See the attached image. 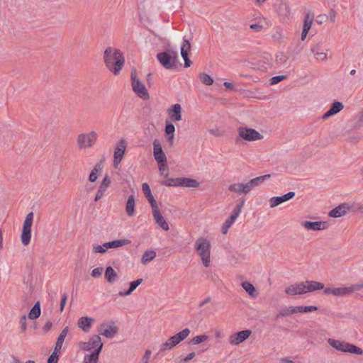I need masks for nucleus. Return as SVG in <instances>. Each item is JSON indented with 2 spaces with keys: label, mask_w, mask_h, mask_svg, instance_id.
<instances>
[{
  "label": "nucleus",
  "mask_w": 363,
  "mask_h": 363,
  "mask_svg": "<svg viewBox=\"0 0 363 363\" xmlns=\"http://www.w3.org/2000/svg\"><path fill=\"white\" fill-rule=\"evenodd\" d=\"M104 61L107 69L117 76L125 64V57L119 50L108 47L104 52Z\"/></svg>",
  "instance_id": "obj_1"
},
{
  "label": "nucleus",
  "mask_w": 363,
  "mask_h": 363,
  "mask_svg": "<svg viewBox=\"0 0 363 363\" xmlns=\"http://www.w3.org/2000/svg\"><path fill=\"white\" fill-rule=\"evenodd\" d=\"M271 177L270 174H265L263 176L257 177L254 179H252L247 183H240V182H236L230 184L228 189L230 192H233L235 194H238L239 195L242 194H249L251 190L258 186L260 183H262L264 179L269 178Z\"/></svg>",
  "instance_id": "obj_2"
},
{
  "label": "nucleus",
  "mask_w": 363,
  "mask_h": 363,
  "mask_svg": "<svg viewBox=\"0 0 363 363\" xmlns=\"http://www.w3.org/2000/svg\"><path fill=\"white\" fill-rule=\"evenodd\" d=\"M211 242L206 238L200 237L194 242V250L206 267L211 264Z\"/></svg>",
  "instance_id": "obj_3"
},
{
  "label": "nucleus",
  "mask_w": 363,
  "mask_h": 363,
  "mask_svg": "<svg viewBox=\"0 0 363 363\" xmlns=\"http://www.w3.org/2000/svg\"><path fill=\"white\" fill-rule=\"evenodd\" d=\"M363 289V282L357 283L350 286L326 287L324 289L325 295H333L336 297L347 296L357 291Z\"/></svg>",
  "instance_id": "obj_4"
},
{
  "label": "nucleus",
  "mask_w": 363,
  "mask_h": 363,
  "mask_svg": "<svg viewBox=\"0 0 363 363\" xmlns=\"http://www.w3.org/2000/svg\"><path fill=\"white\" fill-rule=\"evenodd\" d=\"M328 342L332 347L342 352H348L355 354H363V350L360 347L345 341L329 338Z\"/></svg>",
  "instance_id": "obj_5"
},
{
  "label": "nucleus",
  "mask_w": 363,
  "mask_h": 363,
  "mask_svg": "<svg viewBox=\"0 0 363 363\" xmlns=\"http://www.w3.org/2000/svg\"><path fill=\"white\" fill-rule=\"evenodd\" d=\"M161 184L166 186H182L187 188H198L200 183L194 179L189 177L169 178L161 182Z\"/></svg>",
  "instance_id": "obj_6"
},
{
  "label": "nucleus",
  "mask_w": 363,
  "mask_h": 363,
  "mask_svg": "<svg viewBox=\"0 0 363 363\" xmlns=\"http://www.w3.org/2000/svg\"><path fill=\"white\" fill-rule=\"evenodd\" d=\"M131 85L134 93L143 100H148L150 95L145 85L140 81L135 69L131 71Z\"/></svg>",
  "instance_id": "obj_7"
},
{
  "label": "nucleus",
  "mask_w": 363,
  "mask_h": 363,
  "mask_svg": "<svg viewBox=\"0 0 363 363\" xmlns=\"http://www.w3.org/2000/svg\"><path fill=\"white\" fill-rule=\"evenodd\" d=\"M190 334V330L185 328L179 332L176 335L170 337L167 341L161 344L160 351L164 352L167 350H170L176 345L179 344L182 340L186 338Z\"/></svg>",
  "instance_id": "obj_8"
},
{
  "label": "nucleus",
  "mask_w": 363,
  "mask_h": 363,
  "mask_svg": "<svg viewBox=\"0 0 363 363\" xmlns=\"http://www.w3.org/2000/svg\"><path fill=\"white\" fill-rule=\"evenodd\" d=\"M99 135L95 130L87 133H80L77 137V145L79 150H84L93 147L98 140Z\"/></svg>",
  "instance_id": "obj_9"
},
{
  "label": "nucleus",
  "mask_w": 363,
  "mask_h": 363,
  "mask_svg": "<svg viewBox=\"0 0 363 363\" xmlns=\"http://www.w3.org/2000/svg\"><path fill=\"white\" fill-rule=\"evenodd\" d=\"M33 212H29L23 221L21 240L24 246L28 245L31 239V227L33 221Z\"/></svg>",
  "instance_id": "obj_10"
},
{
  "label": "nucleus",
  "mask_w": 363,
  "mask_h": 363,
  "mask_svg": "<svg viewBox=\"0 0 363 363\" xmlns=\"http://www.w3.org/2000/svg\"><path fill=\"white\" fill-rule=\"evenodd\" d=\"M157 58L166 69H172L176 67L177 55L174 51L160 52L157 55Z\"/></svg>",
  "instance_id": "obj_11"
},
{
  "label": "nucleus",
  "mask_w": 363,
  "mask_h": 363,
  "mask_svg": "<svg viewBox=\"0 0 363 363\" xmlns=\"http://www.w3.org/2000/svg\"><path fill=\"white\" fill-rule=\"evenodd\" d=\"M238 133L240 138L247 142L259 140L263 138V135L255 129L245 126L239 127Z\"/></svg>",
  "instance_id": "obj_12"
},
{
  "label": "nucleus",
  "mask_w": 363,
  "mask_h": 363,
  "mask_svg": "<svg viewBox=\"0 0 363 363\" xmlns=\"http://www.w3.org/2000/svg\"><path fill=\"white\" fill-rule=\"evenodd\" d=\"M79 347L81 349L86 351H91L101 352L103 343L101 342V338L99 335H93L89 341L82 342L79 343Z\"/></svg>",
  "instance_id": "obj_13"
},
{
  "label": "nucleus",
  "mask_w": 363,
  "mask_h": 363,
  "mask_svg": "<svg viewBox=\"0 0 363 363\" xmlns=\"http://www.w3.org/2000/svg\"><path fill=\"white\" fill-rule=\"evenodd\" d=\"M126 147L127 143L124 138L120 139L116 143L113 152V166L115 168H118L121 162L125 152Z\"/></svg>",
  "instance_id": "obj_14"
},
{
  "label": "nucleus",
  "mask_w": 363,
  "mask_h": 363,
  "mask_svg": "<svg viewBox=\"0 0 363 363\" xmlns=\"http://www.w3.org/2000/svg\"><path fill=\"white\" fill-rule=\"evenodd\" d=\"M251 334L252 331L248 329L235 333L229 336V343L231 345H238L248 339Z\"/></svg>",
  "instance_id": "obj_15"
},
{
  "label": "nucleus",
  "mask_w": 363,
  "mask_h": 363,
  "mask_svg": "<svg viewBox=\"0 0 363 363\" xmlns=\"http://www.w3.org/2000/svg\"><path fill=\"white\" fill-rule=\"evenodd\" d=\"M353 206L350 205L347 203H343L340 204L338 206L332 209L329 213L328 216L332 218H339L345 216L347 212L353 211Z\"/></svg>",
  "instance_id": "obj_16"
},
{
  "label": "nucleus",
  "mask_w": 363,
  "mask_h": 363,
  "mask_svg": "<svg viewBox=\"0 0 363 363\" xmlns=\"http://www.w3.org/2000/svg\"><path fill=\"white\" fill-rule=\"evenodd\" d=\"M99 335L112 338L118 333V328L113 323H103L99 328Z\"/></svg>",
  "instance_id": "obj_17"
},
{
  "label": "nucleus",
  "mask_w": 363,
  "mask_h": 363,
  "mask_svg": "<svg viewBox=\"0 0 363 363\" xmlns=\"http://www.w3.org/2000/svg\"><path fill=\"white\" fill-rule=\"evenodd\" d=\"M303 281L290 284L285 288V293L289 296L301 295L306 294Z\"/></svg>",
  "instance_id": "obj_18"
},
{
  "label": "nucleus",
  "mask_w": 363,
  "mask_h": 363,
  "mask_svg": "<svg viewBox=\"0 0 363 363\" xmlns=\"http://www.w3.org/2000/svg\"><path fill=\"white\" fill-rule=\"evenodd\" d=\"M182 111L181 104H174L167 109V113L172 121H180L182 119Z\"/></svg>",
  "instance_id": "obj_19"
},
{
  "label": "nucleus",
  "mask_w": 363,
  "mask_h": 363,
  "mask_svg": "<svg viewBox=\"0 0 363 363\" xmlns=\"http://www.w3.org/2000/svg\"><path fill=\"white\" fill-rule=\"evenodd\" d=\"M301 225L307 230L319 231L327 228L324 221H303Z\"/></svg>",
  "instance_id": "obj_20"
},
{
  "label": "nucleus",
  "mask_w": 363,
  "mask_h": 363,
  "mask_svg": "<svg viewBox=\"0 0 363 363\" xmlns=\"http://www.w3.org/2000/svg\"><path fill=\"white\" fill-rule=\"evenodd\" d=\"M153 155L157 163L167 162V157L162 150L161 144L157 140L153 142Z\"/></svg>",
  "instance_id": "obj_21"
},
{
  "label": "nucleus",
  "mask_w": 363,
  "mask_h": 363,
  "mask_svg": "<svg viewBox=\"0 0 363 363\" xmlns=\"http://www.w3.org/2000/svg\"><path fill=\"white\" fill-rule=\"evenodd\" d=\"M295 196V193L293 191H290L282 196H274L269 199V204L271 208H274L278 205L286 202L291 199H292Z\"/></svg>",
  "instance_id": "obj_22"
},
{
  "label": "nucleus",
  "mask_w": 363,
  "mask_h": 363,
  "mask_svg": "<svg viewBox=\"0 0 363 363\" xmlns=\"http://www.w3.org/2000/svg\"><path fill=\"white\" fill-rule=\"evenodd\" d=\"M191 50V44L188 40H184L181 48V55L184 60V67H189L191 62L188 57V53Z\"/></svg>",
  "instance_id": "obj_23"
},
{
  "label": "nucleus",
  "mask_w": 363,
  "mask_h": 363,
  "mask_svg": "<svg viewBox=\"0 0 363 363\" xmlns=\"http://www.w3.org/2000/svg\"><path fill=\"white\" fill-rule=\"evenodd\" d=\"M299 313V308L298 306H289L282 308L279 310V313L277 315V318H286L292 315L293 314Z\"/></svg>",
  "instance_id": "obj_24"
},
{
  "label": "nucleus",
  "mask_w": 363,
  "mask_h": 363,
  "mask_svg": "<svg viewBox=\"0 0 363 363\" xmlns=\"http://www.w3.org/2000/svg\"><path fill=\"white\" fill-rule=\"evenodd\" d=\"M152 214L156 223L160 225L164 230H169V225L162 216L160 208L152 211Z\"/></svg>",
  "instance_id": "obj_25"
},
{
  "label": "nucleus",
  "mask_w": 363,
  "mask_h": 363,
  "mask_svg": "<svg viewBox=\"0 0 363 363\" xmlns=\"http://www.w3.org/2000/svg\"><path fill=\"white\" fill-rule=\"evenodd\" d=\"M303 284L306 294L325 289L323 284L316 281H305Z\"/></svg>",
  "instance_id": "obj_26"
},
{
  "label": "nucleus",
  "mask_w": 363,
  "mask_h": 363,
  "mask_svg": "<svg viewBox=\"0 0 363 363\" xmlns=\"http://www.w3.org/2000/svg\"><path fill=\"white\" fill-rule=\"evenodd\" d=\"M94 322V319L88 316H84L78 320L77 325L79 328L82 329L83 331L87 333L91 324Z\"/></svg>",
  "instance_id": "obj_27"
},
{
  "label": "nucleus",
  "mask_w": 363,
  "mask_h": 363,
  "mask_svg": "<svg viewBox=\"0 0 363 363\" xmlns=\"http://www.w3.org/2000/svg\"><path fill=\"white\" fill-rule=\"evenodd\" d=\"M343 104L339 101H335L330 106V109L326 111L323 116V119H326L330 116L335 115L343 109Z\"/></svg>",
  "instance_id": "obj_28"
},
{
  "label": "nucleus",
  "mask_w": 363,
  "mask_h": 363,
  "mask_svg": "<svg viewBox=\"0 0 363 363\" xmlns=\"http://www.w3.org/2000/svg\"><path fill=\"white\" fill-rule=\"evenodd\" d=\"M102 169L103 164L101 162H99L97 164H96L89 175V180L91 182H95L98 179L99 176L102 171Z\"/></svg>",
  "instance_id": "obj_29"
},
{
  "label": "nucleus",
  "mask_w": 363,
  "mask_h": 363,
  "mask_svg": "<svg viewBox=\"0 0 363 363\" xmlns=\"http://www.w3.org/2000/svg\"><path fill=\"white\" fill-rule=\"evenodd\" d=\"M130 243V240L128 239H120V240H116L111 242H105L104 247H106V250L108 248H118L121 246L128 245Z\"/></svg>",
  "instance_id": "obj_30"
},
{
  "label": "nucleus",
  "mask_w": 363,
  "mask_h": 363,
  "mask_svg": "<svg viewBox=\"0 0 363 363\" xmlns=\"http://www.w3.org/2000/svg\"><path fill=\"white\" fill-rule=\"evenodd\" d=\"M174 125L172 123H168L167 122H166L164 132L167 136V140L171 145H172L174 143Z\"/></svg>",
  "instance_id": "obj_31"
},
{
  "label": "nucleus",
  "mask_w": 363,
  "mask_h": 363,
  "mask_svg": "<svg viewBox=\"0 0 363 363\" xmlns=\"http://www.w3.org/2000/svg\"><path fill=\"white\" fill-rule=\"evenodd\" d=\"M143 282V279H138L130 283V287L126 291H120L118 295L120 296H127L130 295L134 290Z\"/></svg>",
  "instance_id": "obj_32"
},
{
  "label": "nucleus",
  "mask_w": 363,
  "mask_h": 363,
  "mask_svg": "<svg viewBox=\"0 0 363 363\" xmlns=\"http://www.w3.org/2000/svg\"><path fill=\"white\" fill-rule=\"evenodd\" d=\"M104 277L108 283L112 284L116 280L118 274L112 267L108 266L106 269Z\"/></svg>",
  "instance_id": "obj_33"
},
{
  "label": "nucleus",
  "mask_w": 363,
  "mask_h": 363,
  "mask_svg": "<svg viewBox=\"0 0 363 363\" xmlns=\"http://www.w3.org/2000/svg\"><path fill=\"white\" fill-rule=\"evenodd\" d=\"M135 197L133 195H130L125 205V211L129 216H133L135 215Z\"/></svg>",
  "instance_id": "obj_34"
},
{
  "label": "nucleus",
  "mask_w": 363,
  "mask_h": 363,
  "mask_svg": "<svg viewBox=\"0 0 363 363\" xmlns=\"http://www.w3.org/2000/svg\"><path fill=\"white\" fill-rule=\"evenodd\" d=\"M67 333H68V327H65L60 333L59 337H57V342L55 344V350L56 352L60 351L62 344H63V342L65 340V338L67 335Z\"/></svg>",
  "instance_id": "obj_35"
},
{
  "label": "nucleus",
  "mask_w": 363,
  "mask_h": 363,
  "mask_svg": "<svg viewBox=\"0 0 363 363\" xmlns=\"http://www.w3.org/2000/svg\"><path fill=\"white\" fill-rule=\"evenodd\" d=\"M313 20L314 14L312 12L308 11L305 16L303 29L309 30L311 28Z\"/></svg>",
  "instance_id": "obj_36"
},
{
  "label": "nucleus",
  "mask_w": 363,
  "mask_h": 363,
  "mask_svg": "<svg viewBox=\"0 0 363 363\" xmlns=\"http://www.w3.org/2000/svg\"><path fill=\"white\" fill-rule=\"evenodd\" d=\"M311 52L314 54L315 58L318 60L325 61L327 60V53L324 51H318V45L313 47Z\"/></svg>",
  "instance_id": "obj_37"
},
{
  "label": "nucleus",
  "mask_w": 363,
  "mask_h": 363,
  "mask_svg": "<svg viewBox=\"0 0 363 363\" xmlns=\"http://www.w3.org/2000/svg\"><path fill=\"white\" fill-rule=\"evenodd\" d=\"M242 286L245 291L252 297H256L257 296V294L256 293V289L251 283L248 281H243L242 283Z\"/></svg>",
  "instance_id": "obj_38"
},
{
  "label": "nucleus",
  "mask_w": 363,
  "mask_h": 363,
  "mask_svg": "<svg viewBox=\"0 0 363 363\" xmlns=\"http://www.w3.org/2000/svg\"><path fill=\"white\" fill-rule=\"evenodd\" d=\"M40 315V302L38 301L33 307L31 308L28 313V318L30 319L34 320L38 318Z\"/></svg>",
  "instance_id": "obj_39"
},
{
  "label": "nucleus",
  "mask_w": 363,
  "mask_h": 363,
  "mask_svg": "<svg viewBox=\"0 0 363 363\" xmlns=\"http://www.w3.org/2000/svg\"><path fill=\"white\" fill-rule=\"evenodd\" d=\"M156 257V252L153 250L145 251L141 258V262L143 264H146Z\"/></svg>",
  "instance_id": "obj_40"
},
{
  "label": "nucleus",
  "mask_w": 363,
  "mask_h": 363,
  "mask_svg": "<svg viewBox=\"0 0 363 363\" xmlns=\"http://www.w3.org/2000/svg\"><path fill=\"white\" fill-rule=\"evenodd\" d=\"M99 354L100 352H92L86 354L84 358V363H97Z\"/></svg>",
  "instance_id": "obj_41"
},
{
  "label": "nucleus",
  "mask_w": 363,
  "mask_h": 363,
  "mask_svg": "<svg viewBox=\"0 0 363 363\" xmlns=\"http://www.w3.org/2000/svg\"><path fill=\"white\" fill-rule=\"evenodd\" d=\"M199 79L203 84L207 86H211L214 82L213 79L210 75L206 73H201L199 74Z\"/></svg>",
  "instance_id": "obj_42"
},
{
  "label": "nucleus",
  "mask_w": 363,
  "mask_h": 363,
  "mask_svg": "<svg viewBox=\"0 0 363 363\" xmlns=\"http://www.w3.org/2000/svg\"><path fill=\"white\" fill-rule=\"evenodd\" d=\"M159 164V172L164 177L167 178L169 176V169L167 162H162Z\"/></svg>",
  "instance_id": "obj_43"
},
{
  "label": "nucleus",
  "mask_w": 363,
  "mask_h": 363,
  "mask_svg": "<svg viewBox=\"0 0 363 363\" xmlns=\"http://www.w3.org/2000/svg\"><path fill=\"white\" fill-rule=\"evenodd\" d=\"M299 313H309L318 310V308L315 306H298Z\"/></svg>",
  "instance_id": "obj_44"
},
{
  "label": "nucleus",
  "mask_w": 363,
  "mask_h": 363,
  "mask_svg": "<svg viewBox=\"0 0 363 363\" xmlns=\"http://www.w3.org/2000/svg\"><path fill=\"white\" fill-rule=\"evenodd\" d=\"M208 339V336L206 335H197L192 338L191 342L194 345H199Z\"/></svg>",
  "instance_id": "obj_45"
},
{
  "label": "nucleus",
  "mask_w": 363,
  "mask_h": 363,
  "mask_svg": "<svg viewBox=\"0 0 363 363\" xmlns=\"http://www.w3.org/2000/svg\"><path fill=\"white\" fill-rule=\"evenodd\" d=\"M145 197L148 200L152 211L159 208V207L157 206V201H155V199L153 195L152 194V193L150 194L146 195Z\"/></svg>",
  "instance_id": "obj_46"
},
{
  "label": "nucleus",
  "mask_w": 363,
  "mask_h": 363,
  "mask_svg": "<svg viewBox=\"0 0 363 363\" xmlns=\"http://www.w3.org/2000/svg\"><path fill=\"white\" fill-rule=\"evenodd\" d=\"M106 190H107V189L99 185V189L96 191L95 198H94V201H98L99 200H100L104 195Z\"/></svg>",
  "instance_id": "obj_47"
},
{
  "label": "nucleus",
  "mask_w": 363,
  "mask_h": 363,
  "mask_svg": "<svg viewBox=\"0 0 363 363\" xmlns=\"http://www.w3.org/2000/svg\"><path fill=\"white\" fill-rule=\"evenodd\" d=\"M103 271H104V269L103 267H96V268H94L91 272V275L92 277L94 278H99L101 277L102 275V273H103Z\"/></svg>",
  "instance_id": "obj_48"
},
{
  "label": "nucleus",
  "mask_w": 363,
  "mask_h": 363,
  "mask_svg": "<svg viewBox=\"0 0 363 363\" xmlns=\"http://www.w3.org/2000/svg\"><path fill=\"white\" fill-rule=\"evenodd\" d=\"M238 216L239 215L237 213V212H234L233 211L231 216L225 221V223L231 227Z\"/></svg>",
  "instance_id": "obj_49"
},
{
  "label": "nucleus",
  "mask_w": 363,
  "mask_h": 363,
  "mask_svg": "<svg viewBox=\"0 0 363 363\" xmlns=\"http://www.w3.org/2000/svg\"><path fill=\"white\" fill-rule=\"evenodd\" d=\"M106 250V247H104V243L102 245H96L93 246V252L95 253H104Z\"/></svg>",
  "instance_id": "obj_50"
},
{
  "label": "nucleus",
  "mask_w": 363,
  "mask_h": 363,
  "mask_svg": "<svg viewBox=\"0 0 363 363\" xmlns=\"http://www.w3.org/2000/svg\"><path fill=\"white\" fill-rule=\"evenodd\" d=\"M111 183V181L108 177V175H105V177H104L100 186L106 188V189H108L110 186Z\"/></svg>",
  "instance_id": "obj_51"
},
{
  "label": "nucleus",
  "mask_w": 363,
  "mask_h": 363,
  "mask_svg": "<svg viewBox=\"0 0 363 363\" xmlns=\"http://www.w3.org/2000/svg\"><path fill=\"white\" fill-rule=\"evenodd\" d=\"M57 352L55 350L52 352V354L49 357L48 359V363H57L58 356Z\"/></svg>",
  "instance_id": "obj_52"
},
{
  "label": "nucleus",
  "mask_w": 363,
  "mask_h": 363,
  "mask_svg": "<svg viewBox=\"0 0 363 363\" xmlns=\"http://www.w3.org/2000/svg\"><path fill=\"white\" fill-rule=\"evenodd\" d=\"M285 77H286L284 75H277V76L273 77L271 79V84H277V83L280 82L281 81H282Z\"/></svg>",
  "instance_id": "obj_53"
},
{
  "label": "nucleus",
  "mask_w": 363,
  "mask_h": 363,
  "mask_svg": "<svg viewBox=\"0 0 363 363\" xmlns=\"http://www.w3.org/2000/svg\"><path fill=\"white\" fill-rule=\"evenodd\" d=\"M67 294L66 293H65L62 296V298H61V301H60V311H63L65 306L66 302H67Z\"/></svg>",
  "instance_id": "obj_54"
},
{
  "label": "nucleus",
  "mask_w": 363,
  "mask_h": 363,
  "mask_svg": "<svg viewBox=\"0 0 363 363\" xmlns=\"http://www.w3.org/2000/svg\"><path fill=\"white\" fill-rule=\"evenodd\" d=\"M20 323H21V331L25 332L26 330V328H27L26 316V315H23L21 318Z\"/></svg>",
  "instance_id": "obj_55"
},
{
  "label": "nucleus",
  "mask_w": 363,
  "mask_h": 363,
  "mask_svg": "<svg viewBox=\"0 0 363 363\" xmlns=\"http://www.w3.org/2000/svg\"><path fill=\"white\" fill-rule=\"evenodd\" d=\"M142 189H143V191L145 196L151 194L150 187V186H149V184L147 183H143V184Z\"/></svg>",
  "instance_id": "obj_56"
},
{
  "label": "nucleus",
  "mask_w": 363,
  "mask_h": 363,
  "mask_svg": "<svg viewBox=\"0 0 363 363\" xmlns=\"http://www.w3.org/2000/svg\"><path fill=\"white\" fill-rule=\"evenodd\" d=\"M250 28L257 32H259L263 29V26L259 23H254L250 25Z\"/></svg>",
  "instance_id": "obj_57"
},
{
  "label": "nucleus",
  "mask_w": 363,
  "mask_h": 363,
  "mask_svg": "<svg viewBox=\"0 0 363 363\" xmlns=\"http://www.w3.org/2000/svg\"><path fill=\"white\" fill-rule=\"evenodd\" d=\"M245 203V201H241L239 203L237 204L236 208L233 210L234 212H237L238 215H240L242 208Z\"/></svg>",
  "instance_id": "obj_58"
},
{
  "label": "nucleus",
  "mask_w": 363,
  "mask_h": 363,
  "mask_svg": "<svg viewBox=\"0 0 363 363\" xmlns=\"http://www.w3.org/2000/svg\"><path fill=\"white\" fill-rule=\"evenodd\" d=\"M195 357L194 352L189 353L183 359L184 362H187L188 361L192 359Z\"/></svg>",
  "instance_id": "obj_59"
},
{
  "label": "nucleus",
  "mask_w": 363,
  "mask_h": 363,
  "mask_svg": "<svg viewBox=\"0 0 363 363\" xmlns=\"http://www.w3.org/2000/svg\"><path fill=\"white\" fill-rule=\"evenodd\" d=\"M52 327V323L50 321H48L45 323V325L43 326V331L44 332H48L50 330V329Z\"/></svg>",
  "instance_id": "obj_60"
},
{
  "label": "nucleus",
  "mask_w": 363,
  "mask_h": 363,
  "mask_svg": "<svg viewBox=\"0 0 363 363\" xmlns=\"http://www.w3.org/2000/svg\"><path fill=\"white\" fill-rule=\"evenodd\" d=\"M150 354H151V351L147 350L145 351V354L142 357V358L145 359L146 361L149 362Z\"/></svg>",
  "instance_id": "obj_61"
},
{
  "label": "nucleus",
  "mask_w": 363,
  "mask_h": 363,
  "mask_svg": "<svg viewBox=\"0 0 363 363\" xmlns=\"http://www.w3.org/2000/svg\"><path fill=\"white\" fill-rule=\"evenodd\" d=\"M230 228V225L225 224V223H223V226H222V228H221V230H222V233L223 234H226L228 229Z\"/></svg>",
  "instance_id": "obj_62"
},
{
  "label": "nucleus",
  "mask_w": 363,
  "mask_h": 363,
  "mask_svg": "<svg viewBox=\"0 0 363 363\" xmlns=\"http://www.w3.org/2000/svg\"><path fill=\"white\" fill-rule=\"evenodd\" d=\"M223 84H224V86L227 89H234L233 84L232 83H230V82H225Z\"/></svg>",
  "instance_id": "obj_63"
},
{
  "label": "nucleus",
  "mask_w": 363,
  "mask_h": 363,
  "mask_svg": "<svg viewBox=\"0 0 363 363\" xmlns=\"http://www.w3.org/2000/svg\"><path fill=\"white\" fill-rule=\"evenodd\" d=\"M308 31H309L308 30H304V29L302 30L301 36V40H305Z\"/></svg>",
  "instance_id": "obj_64"
}]
</instances>
